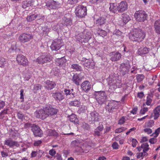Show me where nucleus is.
I'll return each instance as SVG.
<instances>
[{
    "label": "nucleus",
    "mask_w": 160,
    "mask_h": 160,
    "mask_svg": "<svg viewBox=\"0 0 160 160\" xmlns=\"http://www.w3.org/2000/svg\"><path fill=\"white\" fill-rule=\"evenodd\" d=\"M58 111L55 106L49 105L43 109L37 110L34 112V115L37 118L44 120L49 116L56 115Z\"/></svg>",
    "instance_id": "nucleus-1"
},
{
    "label": "nucleus",
    "mask_w": 160,
    "mask_h": 160,
    "mask_svg": "<svg viewBox=\"0 0 160 160\" xmlns=\"http://www.w3.org/2000/svg\"><path fill=\"white\" fill-rule=\"evenodd\" d=\"M107 80L109 88L108 92L111 93L113 92L116 88H120L122 86L121 80L118 79L115 76L114 74L110 75Z\"/></svg>",
    "instance_id": "nucleus-2"
},
{
    "label": "nucleus",
    "mask_w": 160,
    "mask_h": 160,
    "mask_svg": "<svg viewBox=\"0 0 160 160\" xmlns=\"http://www.w3.org/2000/svg\"><path fill=\"white\" fill-rule=\"evenodd\" d=\"M145 37V33L140 29H134L129 35V38L131 40L138 42H142Z\"/></svg>",
    "instance_id": "nucleus-3"
},
{
    "label": "nucleus",
    "mask_w": 160,
    "mask_h": 160,
    "mask_svg": "<svg viewBox=\"0 0 160 160\" xmlns=\"http://www.w3.org/2000/svg\"><path fill=\"white\" fill-rule=\"evenodd\" d=\"M91 32L87 29L84 30L76 36L78 41L81 42H86L92 37Z\"/></svg>",
    "instance_id": "nucleus-4"
},
{
    "label": "nucleus",
    "mask_w": 160,
    "mask_h": 160,
    "mask_svg": "<svg viewBox=\"0 0 160 160\" xmlns=\"http://www.w3.org/2000/svg\"><path fill=\"white\" fill-rule=\"evenodd\" d=\"M94 95L96 100L99 104H102L106 102L107 95L105 91H96Z\"/></svg>",
    "instance_id": "nucleus-5"
},
{
    "label": "nucleus",
    "mask_w": 160,
    "mask_h": 160,
    "mask_svg": "<svg viewBox=\"0 0 160 160\" xmlns=\"http://www.w3.org/2000/svg\"><path fill=\"white\" fill-rule=\"evenodd\" d=\"M53 58L50 54L47 53H42L37 59V62L39 64H43L50 62Z\"/></svg>",
    "instance_id": "nucleus-6"
},
{
    "label": "nucleus",
    "mask_w": 160,
    "mask_h": 160,
    "mask_svg": "<svg viewBox=\"0 0 160 160\" xmlns=\"http://www.w3.org/2000/svg\"><path fill=\"white\" fill-rule=\"evenodd\" d=\"M134 17L137 21L143 22L147 20L148 15L144 11L139 10L136 11L134 14Z\"/></svg>",
    "instance_id": "nucleus-7"
},
{
    "label": "nucleus",
    "mask_w": 160,
    "mask_h": 160,
    "mask_svg": "<svg viewBox=\"0 0 160 160\" xmlns=\"http://www.w3.org/2000/svg\"><path fill=\"white\" fill-rule=\"evenodd\" d=\"M75 13L76 16L78 17H83L87 14L86 7L82 5L78 6L76 8Z\"/></svg>",
    "instance_id": "nucleus-8"
},
{
    "label": "nucleus",
    "mask_w": 160,
    "mask_h": 160,
    "mask_svg": "<svg viewBox=\"0 0 160 160\" xmlns=\"http://www.w3.org/2000/svg\"><path fill=\"white\" fill-rule=\"evenodd\" d=\"M105 108L109 112L112 113L114 110H117L118 108L117 102L115 101H110L106 105Z\"/></svg>",
    "instance_id": "nucleus-9"
},
{
    "label": "nucleus",
    "mask_w": 160,
    "mask_h": 160,
    "mask_svg": "<svg viewBox=\"0 0 160 160\" xmlns=\"http://www.w3.org/2000/svg\"><path fill=\"white\" fill-rule=\"evenodd\" d=\"M33 38L32 34L29 33H23L20 35L19 39L21 42L25 43L29 42Z\"/></svg>",
    "instance_id": "nucleus-10"
},
{
    "label": "nucleus",
    "mask_w": 160,
    "mask_h": 160,
    "mask_svg": "<svg viewBox=\"0 0 160 160\" xmlns=\"http://www.w3.org/2000/svg\"><path fill=\"white\" fill-rule=\"evenodd\" d=\"M84 73L81 72L78 74H74L72 77V80L73 82L77 85H79L82 80L84 78Z\"/></svg>",
    "instance_id": "nucleus-11"
},
{
    "label": "nucleus",
    "mask_w": 160,
    "mask_h": 160,
    "mask_svg": "<svg viewBox=\"0 0 160 160\" xmlns=\"http://www.w3.org/2000/svg\"><path fill=\"white\" fill-rule=\"evenodd\" d=\"M62 40L57 39L53 40L50 46L51 49L52 51H57L61 47Z\"/></svg>",
    "instance_id": "nucleus-12"
},
{
    "label": "nucleus",
    "mask_w": 160,
    "mask_h": 160,
    "mask_svg": "<svg viewBox=\"0 0 160 160\" xmlns=\"http://www.w3.org/2000/svg\"><path fill=\"white\" fill-rule=\"evenodd\" d=\"M17 61L18 63L24 66H26L28 64V62L27 58L23 55L19 54L17 55Z\"/></svg>",
    "instance_id": "nucleus-13"
},
{
    "label": "nucleus",
    "mask_w": 160,
    "mask_h": 160,
    "mask_svg": "<svg viewBox=\"0 0 160 160\" xmlns=\"http://www.w3.org/2000/svg\"><path fill=\"white\" fill-rule=\"evenodd\" d=\"M4 144L11 148H13L14 147L18 148L20 146L18 142L10 139H6L4 142Z\"/></svg>",
    "instance_id": "nucleus-14"
},
{
    "label": "nucleus",
    "mask_w": 160,
    "mask_h": 160,
    "mask_svg": "<svg viewBox=\"0 0 160 160\" xmlns=\"http://www.w3.org/2000/svg\"><path fill=\"white\" fill-rule=\"evenodd\" d=\"M52 97L57 102H61L64 98L63 93L59 91H57L51 93Z\"/></svg>",
    "instance_id": "nucleus-15"
},
{
    "label": "nucleus",
    "mask_w": 160,
    "mask_h": 160,
    "mask_svg": "<svg viewBox=\"0 0 160 160\" xmlns=\"http://www.w3.org/2000/svg\"><path fill=\"white\" fill-rule=\"evenodd\" d=\"M46 6L49 9H54L60 6V4L58 2L53 0H49L46 3Z\"/></svg>",
    "instance_id": "nucleus-16"
},
{
    "label": "nucleus",
    "mask_w": 160,
    "mask_h": 160,
    "mask_svg": "<svg viewBox=\"0 0 160 160\" xmlns=\"http://www.w3.org/2000/svg\"><path fill=\"white\" fill-rule=\"evenodd\" d=\"M83 65L85 68H93L95 66V63L92 60L82 58V60Z\"/></svg>",
    "instance_id": "nucleus-17"
},
{
    "label": "nucleus",
    "mask_w": 160,
    "mask_h": 160,
    "mask_svg": "<svg viewBox=\"0 0 160 160\" xmlns=\"http://www.w3.org/2000/svg\"><path fill=\"white\" fill-rule=\"evenodd\" d=\"M130 66L127 63H122L120 66V74L124 76L128 73L129 71Z\"/></svg>",
    "instance_id": "nucleus-18"
},
{
    "label": "nucleus",
    "mask_w": 160,
    "mask_h": 160,
    "mask_svg": "<svg viewBox=\"0 0 160 160\" xmlns=\"http://www.w3.org/2000/svg\"><path fill=\"white\" fill-rule=\"evenodd\" d=\"M81 86L82 90L86 92H89L91 88L90 82L87 80L84 81L81 84Z\"/></svg>",
    "instance_id": "nucleus-19"
},
{
    "label": "nucleus",
    "mask_w": 160,
    "mask_h": 160,
    "mask_svg": "<svg viewBox=\"0 0 160 160\" xmlns=\"http://www.w3.org/2000/svg\"><path fill=\"white\" fill-rule=\"evenodd\" d=\"M128 9V3L126 2L122 1L118 6V11L119 12H122Z\"/></svg>",
    "instance_id": "nucleus-20"
},
{
    "label": "nucleus",
    "mask_w": 160,
    "mask_h": 160,
    "mask_svg": "<svg viewBox=\"0 0 160 160\" xmlns=\"http://www.w3.org/2000/svg\"><path fill=\"white\" fill-rule=\"evenodd\" d=\"M31 130L36 136L42 137V132L38 126L35 124Z\"/></svg>",
    "instance_id": "nucleus-21"
},
{
    "label": "nucleus",
    "mask_w": 160,
    "mask_h": 160,
    "mask_svg": "<svg viewBox=\"0 0 160 160\" xmlns=\"http://www.w3.org/2000/svg\"><path fill=\"white\" fill-rule=\"evenodd\" d=\"M110 60L114 62L118 61L121 58V55L118 52H112L110 53Z\"/></svg>",
    "instance_id": "nucleus-22"
},
{
    "label": "nucleus",
    "mask_w": 160,
    "mask_h": 160,
    "mask_svg": "<svg viewBox=\"0 0 160 160\" xmlns=\"http://www.w3.org/2000/svg\"><path fill=\"white\" fill-rule=\"evenodd\" d=\"M66 62V59L64 57H63L57 58L55 60V63L57 66L63 67L65 66Z\"/></svg>",
    "instance_id": "nucleus-23"
},
{
    "label": "nucleus",
    "mask_w": 160,
    "mask_h": 160,
    "mask_svg": "<svg viewBox=\"0 0 160 160\" xmlns=\"http://www.w3.org/2000/svg\"><path fill=\"white\" fill-rule=\"evenodd\" d=\"M44 87L47 89L51 90L54 88L56 86L55 82L47 80L45 82Z\"/></svg>",
    "instance_id": "nucleus-24"
},
{
    "label": "nucleus",
    "mask_w": 160,
    "mask_h": 160,
    "mask_svg": "<svg viewBox=\"0 0 160 160\" xmlns=\"http://www.w3.org/2000/svg\"><path fill=\"white\" fill-rule=\"evenodd\" d=\"M90 120L92 121H98L100 116L99 114L96 111H94L90 113Z\"/></svg>",
    "instance_id": "nucleus-25"
},
{
    "label": "nucleus",
    "mask_w": 160,
    "mask_h": 160,
    "mask_svg": "<svg viewBox=\"0 0 160 160\" xmlns=\"http://www.w3.org/2000/svg\"><path fill=\"white\" fill-rule=\"evenodd\" d=\"M153 28L155 32L160 35V19L156 20L154 24Z\"/></svg>",
    "instance_id": "nucleus-26"
},
{
    "label": "nucleus",
    "mask_w": 160,
    "mask_h": 160,
    "mask_svg": "<svg viewBox=\"0 0 160 160\" xmlns=\"http://www.w3.org/2000/svg\"><path fill=\"white\" fill-rule=\"evenodd\" d=\"M149 48L146 47L140 48H139L137 52V53L139 55H142L147 54L150 51Z\"/></svg>",
    "instance_id": "nucleus-27"
},
{
    "label": "nucleus",
    "mask_w": 160,
    "mask_h": 160,
    "mask_svg": "<svg viewBox=\"0 0 160 160\" xmlns=\"http://www.w3.org/2000/svg\"><path fill=\"white\" fill-rule=\"evenodd\" d=\"M64 91L65 94L69 98H73L74 97L75 93L73 92V89L71 90L64 89Z\"/></svg>",
    "instance_id": "nucleus-28"
},
{
    "label": "nucleus",
    "mask_w": 160,
    "mask_h": 160,
    "mask_svg": "<svg viewBox=\"0 0 160 160\" xmlns=\"http://www.w3.org/2000/svg\"><path fill=\"white\" fill-rule=\"evenodd\" d=\"M103 126L102 124L99 125L94 130V134L95 136H99L101 135V132L102 131Z\"/></svg>",
    "instance_id": "nucleus-29"
},
{
    "label": "nucleus",
    "mask_w": 160,
    "mask_h": 160,
    "mask_svg": "<svg viewBox=\"0 0 160 160\" xmlns=\"http://www.w3.org/2000/svg\"><path fill=\"white\" fill-rule=\"evenodd\" d=\"M160 106H158L153 110L154 119H157L160 116Z\"/></svg>",
    "instance_id": "nucleus-30"
},
{
    "label": "nucleus",
    "mask_w": 160,
    "mask_h": 160,
    "mask_svg": "<svg viewBox=\"0 0 160 160\" xmlns=\"http://www.w3.org/2000/svg\"><path fill=\"white\" fill-rule=\"evenodd\" d=\"M47 134L48 136H53L57 137L58 135V133L54 130L48 129L46 131Z\"/></svg>",
    "instance_id": "nucleus-31"
},
{
    "label": "nucleus",
    "mask_w": 160,
    "mask_h": 160,
    "mask_svg": "<svg viewBox=\"0 0 160 160\" xmlns=\"http://www.w3.org/2000/svg\"><path fill=\"white\" fill-rule=\"evenodd\" d=\"M110 5L109 9L111 12L115 13L118 11V6L116 3H110Z\"/></svg>",
    "instance_id": "nucleus-32"
},
{
    "label": "nucleus",
    "mask_w": 160,
    "mask_h": 160,
    "mask_svg": "<svg viewBox=\"0 0 160 160\" xmlns=\"http://www.w3.org/2000/svg\"><path fill=\"white\" fill-rule=\"evenodd\" d=\"M70 121L75 124H78L79 123V120L76 116L74 114H72L69 117Z\"/></svg>",
    "instance_id": "nucleus-33"
},
{
    "label": "nucleus",
    "mask_w": 160,
    "mask_h": 160,
    "mask_svg": "<svg viewBox=\"0 0 160 160\" xmlns=\"http://www.w3.org/2000/svg\"><path fill=\"white\" fill-rule=\"evenodd\" d=\"M38 17H39V18H40L39 15H38V14H32L31 15L28 16L27 17V20L28 22H31L35 20Z\"/></svg>",
    "instance_id": "nucleus-34"
},
{
    "label": "nucleus",
    "mask_w": 160,
    "mask_h": 160,
    "mask_svg": "<svg viewBox=\"0 0 160 160\" xmlns=\"http://www.w3.org/2000/svg\"><path fill=\"white\" fill-rule=\"evenodd\" d=\"M122 17L123 22L125 23L128 22L130 20L129 15L125 13L122 14Z\"/></svg>",
    "instance_id": "nucleus-35"
},
{
    "label": "nucleus",
    "mask_w": 160,
    "mask_h": 160,
    "mask_svg": "<svg viewBox=\"0 0 160 160\" xmlns=\"http://www.w3.org/2000/svg\"><path fill=\"white\" fill-rule=\"evenodd\" d=\"M62 20L64 22V24L66 26L71 25L72 24V21L70 18H67L64 17L62 18Z\"/></svg>",
    "instance_id": "nucleus-36"
},
{
    "label": "nucleus",
    "mask_w": 160,
    "mask_h": 160,
    "mask_svg": "<svg viewBox=\"0 0 160 160\" xmlns=\"http://www.w3.org/2000/svg\"><path fill=\"white\" fill-rule=\"evenodd\" d=\"M71 68L77 71H81L82 69L81 67L78 64H72L71 66Z\"/></svg>",
    "instance_id": "nucleus-37"
},
{
    "label": "nucleus",
    "mask_w": 160,
    "mask_h": 160,
    "mask_svg": "<svg viewBox=\"0 0 160 160\" xmlns=\"http://www.w3.org/2000/svg\"><path fill=\"white\" fill-rule=\"evenodd\" d=\"M153 96L152 94H148L147 97L146 104L147 105H150L152 101Z\"/></svg>",
    "instance_id": "nucleus-38"
},
{
    "label": "nucleus",
    "mask_w": 160,
    "mask_h": 160,
    "mask_svg": "<svg viewBox=\"0 0 160 160\" xmlns=\"http://www.w3.org/2000/svg\"><path fill=\"white\" fill-rule=\"evenodd\" d=\"M41 85L39 84H36L34 85L32 90L35 93H36L38 91L41 89Z\"/></svg>",
    "instance_id": "nucleus-39"
},
{
    "label": "nucleus",
    "mask_w": 160,
    "mask_h": 160,
    "mask_svg": "<svg viewBox=\"0 0 160 160\" xmlns=\"http://www.w3.org/2000/svg\"><path fill=\"white\" fill-rule=\"evenodd\" d=\"M105 19L101 17L96 20L97 23L100 25L104 24L105 22Z\"/></svg>",
    "instance_id": "nucleus-40"
},
{
    "label": "nucleus",
    "mask_w": 160,
    "mask_h": 160,
    "mask_svg": "<svg viewBox=\"0 0 160 160\" xmlns=\"http://www.w3.org/2000/svg\"><path fill=\"white\" fill-rule=\"evenodd\" d=\"M52 72L55 76H58L60 72L59 69L57 68H53L52 71Z\"/></svg>",
    "instance_id": "nucleus-41"
},
{
    "label": "nucleus",
    "mask_w": 160,
    "mask_h": 160,
    "mask_svg": "<svg viewBox=\"0 0 160 160\" xmlns=\"http://www.w3.org/2000/svg\"><path fill=\"white\" fill-rule=\"evenodd\" d=\"M148 155V153H145L144 152H141L139 153H137V158H141V159H142L145 156H147Z\"/></svg>",
    "instance_id": "nucleus-42"
},
{
    "label": "nucleus",
    "mask_w": 160,
    "mask_h": 160,
    "mask_svg": "<svg viewBox=\"0 0 160 160\" xmlns=\"http://www.w3.org/2000/svg\"><path fill=\"white\" fill-rule=\"evenodd\" d=\"M127 129V128L124 127H122L116 129L115 131L116 133H119L125 131Z\"/></svg>",
    "instance_id": "nucleus-43"
},
{
    "label": "nucleus",
    "mask_w": 160,
    "mask_h": 160,
    "mask_svg": "<svg viewBox=\"0 0 160 160\" xmlns=\"http://www.w3.org/2000/svg\"><path fill=\"white\" fill-rule=\"evenodd\" d=\"M154 125V122L152 120H151L145 123L146 127L147 128L152 127Z\"/></svg>",
    "instance_id": "nucleus-44"
},
{
    "label": "nucleus",
    "mask_w": 160,
    "mask_h": 160,
    "mask_svg": "<svg viewBox=\"0 0 160 160\" xmlns=\"http://www.w3.org/2000/svg\"><path fill=\"white\" fill-rule=\"evenodd\" d=\"M30 3H29V1H24L22 2V7L23 8H26L27 7L30 6Z\"/></svg>",
    "instance_id": "nucleus-45"
},
{
    "label": "nucleus",
    "mask_w": 160,
    "mask_h": 160,
    "mask_svg": "<svg viewBox=\"0 0 160 160\" xmlns=\"http://www.w3.org/2000/svg\"><path fill=\"white\" fill-rule=\"evenodd\" d=\"M144 76L143 74H138L136 78L138 82H140L144 78Z\"/></svg>",
    "instance_id": "nucleus-46"
},
{
    "label": "nucleus",
    "mask_w": 160,
    "mask_h": 160,
    "mask_svg": "<svg viewBox=\"0 0 160 160\" xmlns=\"http://www.w3.org/2000/svg\"><path fill=\"white\" fill-rule=\"evenodd\" d=\"M35 124H32L30 123H27L24 124V128H31L32 129Z\"/></svg>",
    "instance_id": "nucleus-47"
},
{
    "label": "nucleus",
    "mask_w": 160,
    "mask_h": 160,
    "mask_svg": "<svg viewBox=\"0 0 160 160\" xmlns=\"http://www.w3.org/2000/svg\"><path fill=\"white\" fill-rule=\"evenodd\" d=\"M80 143L78 140H74L71 142V145L72 147H76L79 146Z\"/></svg>",
    "instance_id": "nucleus-48"
},
{
    "label": "nucleus",
    "mask_w": 160,
    "mask_h": 160,
    "mask_svg": "<svg viewBox=\"0 0 160 160\" xmlns=\"http://www.w3.org/2000/svg\"><path fill=\"white\" fill-rule=\"evenodd\" d=\"M17 116L19 119L22 121L23 120V119L24 118V114L21 112H18Z\"/></svg>",
    "instance_id": "nucleus-49"
},
{
    "label": "nucleus",
    "mask_w": 160,
    "mask_h": 160,
    "mask_svg": "<svg viewBox=\"0 0 160 160\" xmlns=\"http://www.w3.org/2000/svg\"><path fill=\"white\" fill-rule=\"evenodd\" d=\"M6 59L2 57L0 58V67H2L4 66L6 63Z\"/></svg>",
    "instance_id": "nucleus-50"
},
{
    "label": "nucleus",
    "mask_w": 160,
    "mask_h": 160,
    "mask_svg": "<svg viewBox=\"0 0 160 160\" xmlns=\"http://www.w3.org/2000/svg\"><path fill=\"white\" fill-rule=\"evenodd\" d=\"M29 2L30 3V6L35 7L38 4V1L37 0H31L29 1Z\"/></svg>",
    "instance_id": "nucleus-51"
},
{
    "label": "nucleus",
    "mask_w": 160,
    "mask_h": 160,
    "mask_svg": "<svg viewBox=\"0 0 160 160\" xmlns=\"http://www.w3.org/2000/svg\"><path fill=\"white\" fill-rule=\"evenodd\" d=\"M98 33L102 36V37H104L106 36L107 34V32L104 30H99L98 31Z\"/></svg>",
    "instance_id": "nucleus-52"
},
{
    "label": "nucleus",
    "mask_w": 160,
    "mask_h": 160,
    "mask_svg": "<svg viewBox=\"0 0 160 160\" xmlns=\"http://www.w3.org/2000/svg\"><path fill=\"white\" fill-rule=\"evenodd\" d=\"M79 103L80 102L78 100H74L73 101L71 102L70 104L72 106L78 107Z\"/></svg>",
    "instance_id": "nucleus-53"
},
{
    "label": "nucleus",
    "mask_w": 160,
    "mask_h": 160,
    "mask_svg": "<svg viewBox=\"0 0 160 160\" xmlns=\"http://www.w3.org/2000/svg\"><path fill=\"white\" fill-rule=\"evenodd\" d=\"M125 122V117L123 116L119 120L118 124L122 125Z\"/></svg>",
    "instance_id": "nucleus-54"
},
{
    "label": "nucleus",
    "mask_w": 160,
    "mask_h": 160,
    "mask_svg": "<svg viewBox=\"0 0 160 160\" xmlns=\"http://www.w3.org/2000/svg\"><path fill=\"white\" fill-rule=\"evenodd\" d=\"M132 146L133 147H135L136 145L138 143V142L137 140L134 138H132Z\"/></svg>",
    "instance_id": "nucleus-55"
},
{
    "label": "nucleus",
    "mask_w": 160,
    "mask_h": 160,
    "mask_svg": "<svg viewBox=\"0 0 160 160\" xmlns=\"http://www.w3.org/2000/svg\"><path fill=\"white\" fill-rule=\"evenodd\" d=\"M143 131L148 134L151 133L152 132V129L149 128H146L143 130Z\"/></svg>",
    "instance_id": "nucleus-56"
},
{
    "label": "nucleus",
    "mask_w": 160,
    "mask_h": 160,
    "mask_svg": "<svg viewBox=\"0 0 160 160\" xmlns=\"http://www.w3.org/2000/svg\"><path fill=\"white\" fill-rule=\"evenodd\" d=\"M160 132V127L158 128L157 129H156L155 131V132L153 134H154L155 135V136H154L155 138H156L159 135V133Z\"/></svg>",
    "instance_id": "nucleus-57"
},
{
    "label": "nucleus",
    "mask_w": 160,
    "mask_h": 160,
    "mask_svg": "<svg viewBox=\"0 0 160 160\" xmlns=\"http://www.w3.org/2000/svg\"><path fill=\"white\" fill-rule=\"evenodd\" d=\"M24 90L23 89L21 90L20 91V99H22L21 102L24 101V96H23Z\"/></svg>",
    "instance_id": "nucleus-58"
},
{
    "label": "nucleus",
    "mask_w": 160,
    "mask_h": 160,
    "mask_svg": "<svg viewBox=\"0 0 160 160\" xmlns=\"http://www.w3.org/2000/svg\"><path fill=\"white\" fill-rule=\"evenodd\" d=\"M148 110V108H143L141 109L140 113L142 114H144L146 112H147Z\"/></svg>",
    "instance_id": "nucleus-59"
},
{
    "label": "nucleus",
    "mask_w": 160,
    "mask_h": 160,
    "mask_svg": "<svg viewBox=\"0 0 160 160\" xmlns=\"http://www.w3.org/2000/svg\"><path fill=\"white\" fill-rule=\"evenodd\" d=\"M118 144L116 142H114L112 145V147L113 149H117L118 148Z\"/></svg>",
    "instance_id": "nucleus-60"
},
{
    "label": "nucleus",
    "mask_w": 160,
    "mask_h": 160,
    "mask_svg": "<svg viewBox=\"0 0 160 160\" xmlns=\"http://www.w3.org/2000/svg\"><path fill=\"white\" fill-rule=\"evenodd\" d=\"M1 155L2 157L3 158L6 157L8 156V153L4 150L1 151Z\"/></svg>",
    "instance_id": "nucleus-61"
},
{
    "label": "nucleus",
    "mask_w": 160,
    "mask_h": 160,
    "mask_svg": "<svg viewBox=\"0 0 160 160\" xmlns=\"http://www.w3.org/2000/svg\"><path fill=\"white\" fill-rule=\"evenodd\" d=\"M56 153V152L55 150L52 149L50 150L49 152V154L52 156H54Z\"/></svg>",
    "instance_id": "nucleus-62"
},
{
    "label": "nucleus",
    "mask_w": 160,
    "mask_h": 160,
    "mask_svg": "<svg viewBox=\"0 0 160 160\" xmlns=\"http://www.w3.org/2000/svg\"><path fill=\"white\" fill-rule=\"evenodd\" d=\"M78 2V0H68V3L72 4L77 3Z\"/></svg>",
    "instance_id": "nucleus-63"
},
{
    "label": "nucleus",
    "mask_w": 160,
    "mask_h": 160,
    "mask_svg": "<svg viewBox=\"0 0 160 160\" xmlns=\"http://www.w3.org/2000/svg\"><path fill=\"white\" fill-rule=\"evenodd\" d=\"M42 143V141L41 140L36 141L34 142V145L35 146H38L41 144Z\"/></svg>",
    "instance_id": "nucleus-64"
}]
</instances>
